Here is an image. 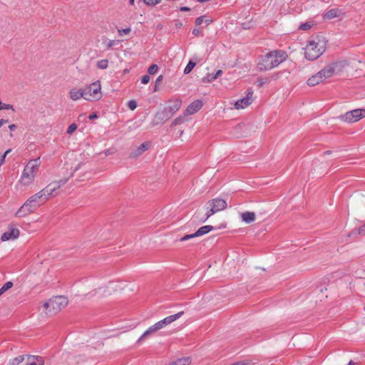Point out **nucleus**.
I'll list each match as a JSON object with an SVG mask.
<instances>
[{
  "instance_id": "33",
  "label": "nucleus",
  "mask_w": 365,
  "mask_h": 365,
  "mask_svg": "<svg viewBox=\"0 0 365 365\" xmlns=\"http://www.w3.org/2000/svg\"><path fill=\"white\" fill-rule=\"evenodd\" d=\"M143 2L148 6H155L160 2V0H143Z\"/></svg>"
},
{
  "instance_id": "46",
  "label": "nucleus",
  "mask_w": 365,
  "mask_h": 365,
  "mask_svg": "<svg viewBox=\"0 0 365 365\" xmlns=\"http://www.w3.org/2000/svg\"><path fill=\"white\" fill-rule=\"evenodd\" d=\"M9 128L11 131H14L17 128V125L16 124H11L9 126Z\"/></svg>"
},
{
  "instance_id": "37",
  "label": "nucleus",
  "mask_w": 365,
  "mask_h": 365,
  "mask_svg": "<svg viewBox=\"0 0 365 365\" xmlns=\"http://www.w3.org/2000/svg\"><path fill=\"white\" fill-rule=\"evenodd\" d=\"M194 237H197V236L195 235V232L193 234H190V235H186L184 237H181L180 239V240L182 242V241H186V240L192 239Z\"/></svg>"
},
{
  "instance_id": "56",
  "label": "nucleus",
  "mask_w": 365,
  "mask_h": 365,
  "mask_svg": "<svg viewBox=\"0 0 365 365\" xmlns=\"http://www.w3.org/2000/svg\"><path fill=\"white\" fill-rule=\"evenodd\" d=\"M129 3L130 5H133L134 4V0H129Z\"/></svg>"
},
{
  "instance_id": "22",
  "label": "nucleus",
  "mask_w": 365,
  "mask_h": 365,
  "mask_svg": "<svg viewBox=\"0 0 365 365\" xmlns=\"http://www.w3.org/2000/svg\"><path fill=\"white\" fill-rule=\"evenodd\" d=\"M241 219L243 222L250 224L255 220L256 215L253 212H245L241 214Z\"/></svg>"
},
{
  "instance_id": "8",
  "label": "nucleus",
  "mask_w": 365,
  "mask_h": 365,
  "mask_svg": "<svg viewBox=\"0 0 365 365\" xmlns=\"http://www.w3.org/2000/svg\"><path fill=\"white\" fill-rule=\"evenodd\" d=\"M25 361V365H43V359L40 356H19L12 361V365H19Z\"/></svg>"
},
{
  "instance_id": "25",
  "label": "nucleus",
  "mask_w": 365,
  "mask_h": 365,
  "mask_svg": "<svg viewBox=\"0 0 365 365\" xmlns=\"http://www.w3.org/2000/svg\"><path fill=\"white\" fill-rule=\"evenodd\" d=\"M155 329L153 328V327H150L138 339L137 342L140 343L144 339L149 336L152 334L155 333Z\"/></svg>"
},
{
  "instance_id": "5",
  "label": "nucleus",
  "mask_w": 365,
  "mask_h": 365,
  "mask_svg": "<svg viewBox=\"0 0 365 365\" xmlns=\"http://www.w3.org/2000/svg\"><path fill=\"white\" fill-rule=\"evenodd\" d=\"M227 204L226 200L222 198L217 197L209 200L205 205L207 209L205 217L202 220V222H205L215 213L225 210L227 207Z\"/></svg>"
},
{
  "instance_id": "24",
  "label": "nucleus",
  "mask_w": 365,
  "mask_h": 365,
  "mask_svg": "<svg viewBox=\"0 0 365 365\" xmlns=\"http://www.w3.org/2000/svg\"><path fill=\"white\" fill-rule=\"evenodd\" d=\"M214 229V227L212 225H205L201 227H200L196 232L195 235L197 237L202 236L210 231H212Z\"/></svg>"
},
{
  "instance_id": "48",
  "label": "nucleus",
  "mask_w": 365,
  "mask_h": 365,
  "mask_svg": "<svg viewBox=\"0 0 365 365\" xmlns=\"http://www.w3.org/2000/svg\"><path fill=\"white\" fill-rule=\"evenodd\" d=\"M8 122H9V120H8L1 119V120H0V128H1L3 125H4V124L7 123Z\"/></svg>"
},
{
  "instance_id": "13",
  "label": "nucleus",
  "mask_w": 365,
  "mask_h": 365,
  "mask_svg": "<svg viewBox=\"0 0 365 365\" xmlns=\"http://www.w3.org/2000/svg\"><path fill=\"white\" fill-rule=\"evenodd\" d=\"M172 116L169 114L166 109L163 108V110L158 111L155 113L152 124L153 125L163 124L165 122L168 120Z\"/></svg>"
},
{
  "instance_id": "6",
  "label": "nucleus",
  "mask_w": 365,
  "mask_h": 365,
  "mask_svg": "<svg viewBox=\"0 0 365 365\" xmlns=\"http://www.w3.org/2000/svg\"><path fill=\"white\" fill-rule=\"evenodd\" d=\"M88 101L98 100L101 98L100 81H96L85 87Z\"/></svg>"
},
{
  "instance_id": "28",
  "label": "nucleus",
  "mask_w": 365,
  "mask_h": 365,
  "mask_svg": "<svg viewBox=\"0 0 365 365\" xmlns=\"http://www.w3.org/2000/svg\"><path fill=\"white\" fill-rule=\"evenodd\" d=\"M108 66V61L107 59H103L98 61L97 67L100 69H106Z\"/></svg>"
},
{
  "instance_id": "41",
  "label": "nucleus",
  "mask_w": 365,
  "mask_h": 365,
  "mask_svg": "<svg viewBox=\"0 0 365 365\" xmlns=\"http://www.w3.org/2000/svg\"><path fill=\"white\" fill-rule=\"evenodd\" d=\"M204 17H205V16H200V17L197 18V19H195V24H196L197 26H200V24H202V22H203V21H204Z\"/></svg>"
},
{
  "instance_id": "19",
  "label": "nucleus",
  "mask_w": 365,
  "mask_h": 365,
  "mask_svg": "<svg viewBox=\"0 0 365 365\" xmlns=\"http://www.w3.org/2000/svg\"><path fill=\"white\" fill-rule=\"evenodd\" d=\"M202 101L201 100H196L190 103L186 108L185 113L187 115H192L197 113L202 107Z\"/></svg>"
},
{
  "instance_id": "31",
  "label": "nucleus",
  "mask_w": 365,
  "mask_h": 365,
  "mask_svg": "<svg viewBox=\"0 0 365 365\" xmlns=\"http://www.w3.org/2000/svg\"><path fill=\"white\" fill-rule=\"evenodd\" d=\"M312 26V24L310 23V22H306V23H303L302 24L299 29H301V30H309V29H311Z\"/></svg>"
},
{
  "instance_id": "21",
  "label": "nucleus",
  "mask_w": 365,
  "mask_h": 365,
  "mask_svg": "<svg viewBox=\"0 0 365 365\" xmlns=\"http://www.w3.org/2000/svg\"><path fill=\"white\" fill-rule=\"evenodd\" d=\"M324 79L322 78L320 73L318 72L316 74L312 75L310 78H308L307 83L309 86H314L320 83H322Z\"/></svg>"
},
{
  "instance_id": "32",
  "label": "nucleus",
  "mask_w": 365,
  "mask_h": 365,
  "mask_svg": "<svg viewBox=\"0 0 365 365\" xmlns=\"http://www.w3.org/2000/svg\"><path fill=\"white\" fill-rule=\"evenodd\" d=\"M213 76H214V74H213V73H207V74L206 75V76H205V77L202 78L203 82H207V83H209V82H211V81H212L215 80L216 78H212Z\"/></svg>"
},
{
  "instance_id": "7",
  "label": "nucleus",
  "mask_w": 365,
  "mask_h": 365,
  "mask_svg": "<svg viewBox=\"0 0 365 365\" xmlns=\"http://www.w3.org/2000/svg\"><path fill=\"white\" fill-rule=\"evenodd\" d=\"M364 117H365V109H354L340 115L339 118L344 122L355 123Z\"/></svg>"
},
{
  "instance_id": "42",
  "label": "nucleus",
  "mask_w": 365,
  "mask_h": 365,
  "mask_svg": "<svg viewBox=\"0 0 365 365\" xmlns=\"http://www.w3.org/2000/svg\"><path fill=\"white\" fill-rule=\"evenodd\" d=\"M153 328L155 329V331H158V330L163 329L160 325H159V323L157 322L155 324L152 325Z\"/></svg>"
},
{
  "instance_id": "54",
  "label": "nucleus",
  "mask_w": 365,
  "mask_h": 365,
  "mask_svg": "<svg viewBox=\"0 0 365 365\" xmlns=\"http://www.w3.org/2000/svg\"><path fill=\"white\" fill-rule=\"evenodd\" d=\"M356 364L352 360L349 361L347 365H356Z\"/></svg>"
},
{
  "instance_id": "50",
  "label": "nucleus",
  "mask_w": 365,
  "mask_h": 365,
  "mask_svg": "<svg viewBox=\"0 0 365 365\" xmlns=\"http://www.w3.org/2000/svg\"><path fill=\"white\" fill-rule=\"evenodd\" d=\"M244 125H237L235 128V130L236 132H237L238 130H241L242 128Z\"/></svg>"
},
{
  "instance_id": "39",
  "label": "nucleus",
  "mask_w": 365,
  "mask_h": 365,
  "mask_svg": "<svg viewBox=\"0 0 365 365\" xmlns=\"http://www.w3.org/2000/svg\"><path fill=\"white\" fill-rule=\"evenodd\" d=\"M119 42H120L119 41L109 40L106 43V47H107V48H110L113 46H114L115 45H116L117 43H118Z\"/></svg>"
},
{
  "instance_id": "4",
  "label": "nucleus",
  "mask_w": 365,
  "mask_h": 365,
  "mask_svg": "<svg viewBox=\"0 0 365 365\" xmlns=\"http://www.w3.org/2000/svg\"><path fill=\"white\" fill-rule=\"evenodd\" d=\"M68 299L64 296H56L50 299L43 304L45 313L47 316H53L66 307Z\"/></svg>"
},
{
  "instance_id": "15",
  "label": "nucleus",
  "mask_w": 365,
  "mask_h": 365,
  "mask_svg": "<svg viewBox=\"0 0 365 365\" xmlns=\"http://www.w3.org/2000/svg\"><path fill=\"white\" fill-rule=\"evenodd\" d=\"M19 230L13 225H9V231L5 232L1 237V240L3 242L17 239L19 236Z\"/></svg>"
},
{
  "instance_id": "34",
  "label": "nucleus",
  "mask_w": 365,
  "mask_h": 365,
  "mask_svg": "<svg viewBox=\"0 0 365 365\" xmlns=\"http://www.w3.org/2000/svg\"><path fill=\"white\" fill-rule=\"evenodd\" d=\"M77 129V125L76 123H72L69 125V127L67 129L66 133L68 134L73 133Z\"/></svg>"
},
{
  "instance_id": "47",
  "label": "nucleus",
  "mask_w": 365,
  "mask_h": 365,
  "mask_svg": "<svg viewBox=\"0 0 365 365\" xmlns=\"http://www.w3.org/2000/svg\"><path fill=\"white\" fill-rule=\"evenodd\" d=\"M190 10V9L187 6H182L180 8V11H188Z\"/></svg>"
},
{
  "instance_id": "26",
  "label": "nucleus",
  "mask_w": 365,
  "mask_h": 365,
  "mask_svg": "<svg viewBox=\"0 0 365 365\" xmlns=\"http://www.w3.org/2000/svg\"><path fill=\"white\" fill-rule=\"evenodd\" d=\"M190 364V359L188 357L178 359L173 361L170 365H189Z\"/></svg>"
},
{
  "instance_id": "45",
  "label": "nucleus",
  "mask_w": 365,
  "mask_h": 365,
  "mask_svg": "<svg viewBox=\"0 0 365 365\" xmlns=\"http://www.w3.org/2000/svg\"><path fill=\"white\" fill-rule=\"evenodd\" d=\"M192 33L194 36H197L200 34V30L199 29H194Z\"/></svg>"
},
{
  "instance_id": "51",
  "label": "nucleus",
  "mask_w": 365,
  "mask_h": 365,
  "mask_svg": "<svg viewBox=\"0 0 365 365\" xmlns=\"http://www.w3.org/2000/svg\"><path fill=\"white\" fill-rule=\"evenodd\" d=\"M163 79V76H160L157 78L156 81H155V83H158L161 81V80Z\"/></svg>"
},
{
  "instance_id": "36",
  "label": "nucleus",
  "mask_w": 365,
  "mask_h": 365,
  "mask_svg": "<svg viewBox=\"0 0 365 365\" xmlns=\"http://www.w3.org/2000/svg\"><path fill=\"white\" fill-rule=\"evenodd\" d=\"M130 31H131V29L130 28H126V29H118V32L119 36H121L123 34H125V35L129 34Z\"/></svg>"
},
{
  "instance_id": "59",
  "label": "nucleus",
  "mask_w": 365,
  "mask_h": 365,
  "mask_svg": "<svg viewBox=\"0 0 365 365\" xmlns=\"http://www.w3.org/2000/svg\"><path fill=\"white\" fill-rule=\"evenodd\" d=\"M364 287H365V283H364Z\"/></svg>"
},
{
  "instance_id": "55",
  "label": "nucleus",
  "mask_w": 365,
  "mask_h": 365,
  "mask_svg": "<svg viewBox=\"0 0 365 365\" xmlns=\"http://www.w3.org/2000/svg\"><path fill=\"white\" fill-rule=\"evenodd\" d=\"M11 149H8L7 150L5 151V153H4V155H5V156H6V155H9V153L11 152Z\"/></svg>"
},
{
  "instance_id": "3",
  "label": "nucleus",
  "mask_w": 365,
  "mask_h": 365,
  "mask_svg": "<svg viewBox=\"0 0 365 365\" xmlns=\"http://www.w3.org/2000/svg\"><path fill=\"white\" fill-rule=\"evenodd\" d=\"M40 165V158L30 160L25 165L19 182L23 185L31 184L35 180Z\"/></svg>"
},
{
  "instance_id": "23",
  "label": "nucleus",
  "mask_w": 365,
  "mask_h": 365,
  "mask_svg": "<svg viewBox=\"0 0 365 365\" xmlns=\"http://www.w3.org/2000/svg\"><path fill=\"white\" fill-rule=\"evenodd\" d=\"M342 14L341 11L338 9H331L329 10L324 15L327 19H332L336 17H339Z\"/></svg>"
},
{
  "instance_id": "16",
  "label": "nucleus",
  "mask_w": 365,
  "mask_h": 365,
  "mask_svg": "<svg viewBox=\"0 0 365 365\" xmlns=\"http://www.w3.org/2000/svg\"><path fill=\"white\" fill-rule=\"evenodd\" d=\"M69 97L72 101H78L83 98L88 101L86 89H77L76 88H71L69 91Z\"/></svg>"
},
{
  "instance_id": "38",
  "label": "nucleus",
  "mask_w": 365,
  "mask_h": 365,
  "mask_svg": "<svg viewBox=\"0 0 365 365\" xmlns=\"http://www.w3.org/2000/svg\"><path fill=\"white\" fill-rule=\"evenodd\" d=\"M184 121L182 117L176 118L171 123V126H175L176 125L180 124Z\"/></svg>"
},
{
  "instance_id": "44",
  "label": "nucleus",
  "mask_w": 365,
  "mask_h": 365,
  "mask_svg": "<svg viewBox=\"0 0 365 365\" xmlns=\"http://www.w3.org/2000/svg\"><path fill=\"white\" fill-rule=\"evenodd\" d=\"M222 73V70H218L213 76L212 78H217L219 76H220Z\"/></svg>"
},
{
  "instance_id": "43",
  "label": "nucleus",
  "mask_w": 365,
  "mask_h": 365,
  "mask_svg": "<svg viewBox=\"0 0 365 365\" xmlns=\"http://www.w3.org/2000/svg\"><path fill=\"white\" fill-rule=\"evenodd\" d=\"M359 234H360V235L365 234V223L359 228Z\"/></svg>"
},
{
  "instance_id": "18",
  "label": "nucleus",
  "mask_w": 365,
  "mask_h": 365,
  "mask_svg": "<svg viewBox=\"0 0 365 365\" xmlns=\"http://www.w3.org/2000/svg\"><path fill=\"white\" fill-rule=\"evenodd\" d=\"M184 314V312H180L177 314H175L173 315L168 316L165 317V319L158 322L159 323V325L161 326L162 328H164L168 324H170L172 322L176 321L179 318H180Z\"/></svg>"
},
{
  "instance_id": "57",
  "label": "nucleus",
  "mask_w": 365,
  "mask_h": 365,
  "mask_svg": "<svg viewBox=\"0 0 365 365\" xmlns=\"http://www.w3.org/2000/svg\"><path fill=\"white\" fill-rule=\"evenodd\" d=\"M211 21H212V20H209V19L205 20V23L207 24H209Z\"/></svg>"
},
{
  "instance_id": "60",
  "label": "nucleus",
  "mask_w": 365,
  "mask_h": 365,
  "mask_svg": "<svg viewBox=\"0 0 365 365\" xmlns=\"http://www.w3.org/2000/svg\"><path fill=\"white\" fill-rule=\"evenodd\" d=\"M364 310H365V307H364Z\"/></svg>"
},
{
  "instance_id": "27",
  "label": "nucleus",
  "mask_w": 365,
  "mask_h": 365,
  "mask_svg": "<svg viewBox=\"0 0 365 365\" xmlns=\"http://www.w3.org/2000/svg\"><path fill=\"white\" fill-rule=\"evenodd\" d=\"M195 65H196V63L190 60L184 69V73L185 74L190 73L191 72V71L193 69V68L195 66Z\"/></svg>"
},
{
  "instance_id": "53",
  "label": "nucleus",
  "mask_w": 365,
  "mask_h": 365,
  "mask_svg": "<svg viewBox=\"0 0 365 365\" xmlns=\"http://www.w3.org/2000/svg\"><path fill=\"white\" fill-rule=\"evenodd\" d=\"M257 81L259 83V86H262L264 83V81L262 78L261 79H258Z\"/></svg>"
},
{
  "instance_id": "1",
  "label": "nucleus",
  "mask_w": 365,
  "mask_h": 365,
  "mask_svg": "<svg viewBox=\"0 0 365 365\" xmlns=\"http://www.w3.org/2000/svg\"><path fill=\"white\" fill-rule=\"evenodd\" d=\"M288 56L283 50H274L265 54L257 66L259 71H266L278 66L281 63L286 61Z\"/></svg>"
},
{
  "instance_id": "12",
  "label": "nucleus",
  "mask_w": 365,
  "mask_h": 365,
  "mask_svg": "<svg viewBox=\"0 0 365 365\" xmlns=\"http://www.w3.org/2000/svg\"><path fill=\"white\" fill-rule=\"evenodd\" d=\"M254 92L252 88L247 90V96L237 101L235 103L236 109H242L250 106L252 101Z\"/></svg>"
},
{
  "instance_id": "9",
  "label": "nucleus",
  "mask_w": 365,
  "mask_h": 365,
  "mask_svg": "<svg viewBox=\"0 0 365 365\" xmlns=\"http://www.w3.org/2000/svg\"><path fill=\"white\" fill-rule=\"evenodd\" d=\"M38 208V204H34L29 202V198L25 202V203L17 210L16 216L19 217H25L30 213L34 212Z\"/></svg>"
},
{
  "instance_id": "49",
  "label": "nucleus",
  "mask_w": 365,
  "mask_h": 365,
  "mask_svg": "<svg viewBox=\"0 0 365 365\" xmlns=\"http://www.w3.org/2000/svg\"><path fill=\"white\" fill-rule=\"evenodd\" d=\"M5 158H6V156L5 155H3L1 157V159H0V165H2L5 162Z\"/></svg>"
},
{
  "instance_id": "30",
  "label": "nucleus",
  "mask_w": 365,
  "mask_h": 365,
  "mask_svg": "<svg viewBox=\"0 0 365 365\" xmlns=\"http://www.w3.org/2000/svg\"><path fill=\"white\" fill-rule=\"evenodd\" d=\"M13 287V282H6L0 289L4 292H5L6 291H7L8 289H9L10 288H11Z\"/></svg>"
},
{
  "instance_id": "14",
  "label": "nucleus",
  "mask_w": 365,
  "mask_h": 365,
  "mask_svg": "<svg viewBox=\"0 0 365 365\" xmlns=\"http://www.w3.org/2000/svg\"><path fill=\"white\" fill-rule=\"evenodd\" d=\"M338 66L339 63L333 62L327 65L319 71L324 81L331 77L334 75L336 68L338 67Z\"/></svg>"
},
{
  "instance_id": "52",
  "label": "nucleus",
  "mask_w": 365,
  "mask_h": 365,
  "mask_svg": "<svg viewBox=\"0 0 365 365\" xmlns=\"http://www.w3.org/2000/svg\"><path fill=\"white\" fill-rule=\"evenodd\" d=\"M88 118H89V119H94V118H97V115L95 113H93V114H91Z\"/></svg>"
},
{
  "instance_id": "2",
  "label": "nucleus",
  "mask_w": 365,
  "mask_h": 365,
  "mask_svg": "<svg viewBox=\"0 0 365 365\" xmlns=\"http://www.w3.org/2000/svg\"><path fill=\"white\" fill-rule=\"evenodd\" d=\"M327 48V41L324 38L316 36L308 40L304 48V56L309 61H314L319 58Z\"/></svg>"
},
{
  "instance_id": "20",
  "label": "nucleus",
  "mask_w": 365,
  "mask_h": 365,
  "mask_svg": "<svg viewBox=\"0 0 365 365\" xmlns=\"http://www.w3.org/2000/svg\"><path fill=\"white\" fill-rule=\"evenodd\" d=\"M182 101L180 99H175L171 101V105L165 107L164 108L173 116L181 107Z\"/></svg>"
},
{
  "instance_id": "10",
  "label": "nucleus",
  "mask_w": 365,
  "mask_h": 365,
  "mask_svg": "<svg viewBox=\"0 0 365 365\" xmlns=\"http://www.w3.org/2000/svg\"><path fill=\"white\" fill-rule=\"evenodd\" d=\"M73 171L71 172L66 178H62L57 181H53L48 184L46 187V189L48 190V192L50 194V195L51 196L53 195H55L56 191L58 189H59L61 186L65 185L68 182V179L73 176Z\"/></svg>"
},
{
  "instance_id": "35",
  "label": "nucleus",
  "mask_w": 365,
  "mask_h": 365,
  "mask_svg": "<svg viewBox=\"0 0 365 365\" xmlns=\"http://www.w3.org/2000/svg\"><path fill=\"white\" fill-rule=\"evenodd\" d=\"M128 106L131 110H134L137 108V103L134 100L129 101Z\"/></svg>"
},
{
  "instance_id": "40",
  "label": "nucleus",
  "mask_w": 365,
  "mask_h": 365,
  "mask_svg": "<svg viewBox=\"0 0 365 365\" xmlns=\"http://www.w3.org/2000/svg\"><path fill=\"white\" fill-rule=\"evenodd\" d=\"M150 76L148 75H144L142 78H141V83L143 84H147L148 83V82L150 81Z\"/></svg>"
},
{
  "instance_id": "17",
  "label": "nucleus",
  "mask_w": 365,
  "mask_h": 365,
  "mask_svg": "<svg viewBox=\"0 0 365 365\" xmlns=\"http://www.w3.org/2000/svg\"><path fill=\"white\" fill-rule=\"evenodd\" d=\"M149 147L150 143L145 142L142 143L140 146L132 150L129 155V157L132 158H136L138 156L141 155L145 151L148 150Z\"/></svg>"
},
{
  "instance_id": "11",
  "label": "nucleus",
  "mask_w": 365,
  "mask_h": 365,
  "mask_svg": "<svg viewBox=\"0 0 365 365\" xmlns=\"http://www.w3.org/2000/svg\"><path fill=\"white\" fill-rule=\"evenodd\" d=\"M50 194L48 192V190L44 187L38 193L32 195L29 197V202H33L34 204H38V207L44 203L50 197Z\"/></svg>"
},
{
  "instance_id": "29",
  "label": "nucleus",
  "mask_w": 365,
  "mask_h": 365,
  "mask_svg": "<svg viewBox=\"0 0 365 365\" xmlns=\"http://www.w3.org/2000/svg\"><path fill=\"white\" fill-rule=\"evenodd\" d=\"M158 70V66L156 64H152L148 70V72L151 74H155Z\"/></svg>"
},
{
  "instance_id": "58",
  "label": "nucleus",
  "mask_w": 365,
  "mask_h": 365,
  "mask_svg": "<svg viewBox=\"0 0 365 365\" xmlns=\"http://www.w3.org/2000/svg\"><path fill=\"white\" fill-rule=\"evenodd\" d=\"M3 293H4V292L0 289V296H1Z\"/></svg>"
}]
</instances>
